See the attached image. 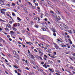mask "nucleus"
<instances>
[{
  "mask_svg": "<svg viewBox=\"0 0 75 75\" xmlns=\"http://www.w3.org/2000/svg\"><path fill=\"white\" fill-rule=\"evenodd\" d=\"M6 28H10V30H11V28H12L11 26V25L9 24H7V25L6 26Z\"/></svg>",
  "mask_w": 75,
  "mask_h": 75,
  "instance_id": "1",
  "label": "nucleus"
},
{
  "mask_svg": "<svg viewBox=\"0 0 75 75\" xmlns=\"http://www.w3.org/2000/svg\"><path fill=\"white\" fill-rule=\"evenodd\" d=\"M50 13H51V14H52V15L53 16V17L56 16V14L54 12V11H50Z\"/></svg>",
  "mask_w": 75,
  "mask_h": 75,
  "instance_id": "2",
  "label": "nucleus"
},
{
  "mask_svg": "<svg viewBox=\"0 0 75 75\" xmlns=\"http://www.w3.org/2000/svg\"><path fill=\"white\" fill-rule=\"evenodd\" d=\"M30 57H31V59H33V60H32V61L34 62V61H35V60H34V56H33V55L31 54L30 55Z\"/></svg>",
  "mask_w": 75,
  "mask_h": 75,
  "instance_id": "3",
  "label": "nucleus"
},
{
  "mask_svg": "<svg viewBox=\"0 0 75 75\" xmlns=\"http://www.w3.org/2000/svg\"><path fill=\"white\" fill-rule=\"evenodd\" d=\"M63 26L65 30L67 31V28H68V27H67V26L65 24H63Z\"/></svg>",
  "mask_w": 75,
  "mask_h": 75,
  "instance_id": "4",
  "label": "nucleus"
},
{
  "mask_svg": "<svg viewBox=\"0 0 75 75\" xmlns=\"http://www.w3.org/2000/svg\"><path fill=\"white\" fill-rule=\"evenodd\" d=\"M47 65V64L46 63H45L44 65H43V66L44 67H45V68H47V67L46 66V65Z\"/></svg>",
  "mask_w": 75,
  "mask_h": 75,
  "instance_id": "5",
  "label": "nucleus"
},
{
  "mask_svg": "<svg viewBox=\"0 0 75 75\" xmlns=\"http://www.w3.org/2000/svg\"><path fill=\"white\" fill-rule=\"evenodd\" d=\"M49 70V71H51L52 72H54V70L52 69H50V68H49L48 69Z\"/></svg>",
  "mask_w": 75,
  "mask_h": 75,
  "instance_id": "6",
  "label": "nucleus"
},
{
  "mask_svg": "<svg viewBox=\"0 0 75 75\" xmlns=\"http://www.w3.org/2000/svg\"><path fill=\"white\" fill-rule=\"evenodd\" d=\"M54 17L55 18H57V19H59H59H61V18H60V17L59 16H58L57 17V15L56 16H54Z\"/></svg>",
  "mask_w": 75,
  "mask_h": 75,
  "instance_id": "7",
  "label": "nucleus"
},
{
  "mask_svg": "<svg viewBox=\"0 0 75 75\" xmlns=\"http://www.w3.org/2000/svg\"><path fill=\"white\" fill-rule=\"evenodd\" d=\"M6 16L9 17L10 18H11V19H12V17H11V16H10V15H9L8 13H7L6 15Z\"/></svg>",
  "mask_w": 75,
  "mask_h": 75,
  "instance_id": "8",
  "label": "nucleus"
},
{
  "mask_svg": "<svg viewBox=\"0 0 75 75\" xmlns=\"http://www.w3.org/2000/svg\"><path fill=\"white\" fill-rule=\"evenodd\" d=\"M52 31L54 33H55V32H56V30H55V29H54V28L52 29Z\"/></svg>",
  "mask_w": 75,
  "mask_h": 75,
  "instance_id": "9",
  "label": "nucleus"
},
{
  "mask_svg": "<svg viewBox=\"0 0 75 75\" xmlns=\"http://www.w3.org/2000/svg\"><path fill=\"white\" fill-rule=\"evenodd\" d=\"M51 49H48L47 51V52H49V53H50V52H51Z\"/></svg>",
  "mask_w": 75,
  "mask_h": 75,
  "instance_id": "10",
  "label": "nucleus"
},
{
  "mask_svg": "<svg viewBox=\"0 0 75 75\" xmlns=\"http://www.w3.org/2000/svg\"><path fill=\"white\" fill-rule=\"evenodd\" d=\"M13 54H14L15 55H17V54H16V51H13Z\"/></svg>",
  "mask_w": 75,
  "mask_h": 75,
  "instance_id": "11",
  "label": "nucleus"
},
{
  "mask_svg": "<svg viewBox=\"0 0 75 75\" xmlns=\"http://www.w3.org/2000/svg\"><path fill=\"white\" fill-rule=\"evenodd\" d=\"M41 29L42 30H43L42 31H46V29H45V28H41Z\"/></svg>",
  "mask_w": 75,
  "mask_h": 75,
  "instance_id": "12",
  "label": "nucleus"
},
{
  "mask_svg": "<svg viewBox=\"0 0 75 75\" xmlns=\"http://www.w3.org/2000/svg\"><path fill=\"white\" fill-rule=\"evenodd\" d=\"M0 11H6V9H2L0 10Z\"/></svg>",
  "mask_w": 75,
  "mask_h": 75,
  "instance_id": "13",
  "label": "nucleus"
},
{
  "mask_svg": "<svg viewBox=\"0 0 75 75\" xmlns=\"http://www.w3.org/2000/svg\"><path fill=\"white\" fill-rule=\"evenodd\" d=\"M55 48L56 50H58L59 49V47L57 45L55 46Z\"/></svg>",
  "mask_w": 75,
  "mask_h": 75,
  "instance_id": "14",
  "label": "nucleus"
},
{
  "mask_svg": "<svg viewBox=\"0 0 75 75\" xmlns=\"http://www.w3.org/2000/svg\"><path fill=\"white\" fill-rule=\"evenodd\" d=\"M26 44H29V45H31V44H32V43L30 42H26Z\"/></svg>",
  "mask_w": 75,
  "mask_h": 75,
  "instance_id": "15",
  "label": "nucleus"
},
{
  "mask_svg": "<svg viewBox=\"0 0 75 75\" xmlns=\"http://www.w3.org/2000/svg\"><path fill=\"white\" fill-rule=\"evenodd\" d=\"M14 27H17V23H15L13 24Z\"/></svg>",
  "mask_w": 75,
  "mask_h": 75,
  "instance_id": "16",
  "label": "nucleus"
},
{
  "mask_svg": "<svg viewBox=\"0 0 75 75\" xmlns=\"http://www.w3.org/2000/svg\"><path fill=\"white\" fill-rule=\"evenodd\" d=\"M56 13L58 14H61L60 12H59L58 11H56Z\"/></svg>",
  "mask_w": 75,
  "mask_h": 75,
  "instance_id": "17",
  "label": "nucleus"
},
{
  "mask_svg": "<svg viewBox=\"0 0 75 75\" xmlns=\"http://www.w3.org/2000/svg\"><path fill=\"white\" fill-rule=\"evenodd\" d=\"M69 68H70V69H71V70H72V69H74V67L71 66H70V67Z\"/></svg>",
  "mask_w": 75,
  "mask_h": 75,
  "instance_id": "18",
  "label": "nucleus"
},
{
  "mask_svg": "<svg viewBox=\"0 0 75 75\" xmlns=\"http://www.w3.org/2000/svg\"><path fill=\"white\" fill-rule=\"evenodd\" d=\"M48 62H49L50 64H53V62L52 61H51L50 60L48 61Z\"/></svg>",
  "mask_w": 75,
  "mask_h": 75,
  "instance_id": "19",
  "label": "nucleus"
},
{
  "mask_svg": "<svg viewBox=\"0 0 75 75\" xmlns=\"http://www.w3.org/2000/svg\"><path fill=\"white\" fill-rule=\"evenodd\" d=\"M12 28L14 31H17V29H16V28L12 27Z\"/></svg>",
  "mask_w": 75,
  "mask_h": 75,
  "instance_id": "20",
  "label": "nucleus"
},
{
  "mask_svg": "<svg viewBox=\"0 0 75 75\" xmlns=\"http://www.w3.org/2000/svg\"><path fill=\"white\" fill-rule=\"evenodd\" d=\"M37 18L38 19H40V18H38V17H34V19H37Z\"/></svg>",
  "mask_w": 75,
  "mask_h": 75,
  "instance_id": "21",
  "label": "nucleus"
},
{
  "mask_svg": "<svg viewBox=\"0 0 75 75\" xmlns=\"http://www.w3.org/2000/svg\"><path fill=\"white\" fill-rule=\"evenodd\" d=\"M0 1H1V3H2V4H4V1H3V0H0Z\"/></svg>",
  "mask_w": 75,
  "mask_h": 75,
  "instance_id": "22",
  "label": "nucleus"
},
{
  "mask_svg": "<svg viewBox=\"0 0 75 75\" xmlns=\"http://www.w3.org/2000/svg\"><path fill=\"white\" fill-rule=\"evenodd\" d=\"M10 33H11V34H14V32L13 31H11Z\"/></svg>",
  "mask_w": 75,
  "mask_h": 75,
  "instance_id": "23",
  "label": "nucleus"
},
{
  "mask_svg": "<svg viewBox=\"0 0 75 75\" xmlns=\"http://www.w3.org/2000/svg\"><path fill=\"white\" fill-rule=\"evenodd\" d=\"M8 28H5V30L6 31H9V30Z\"/></svg>",
  "mask_w": 75,
  "mask_h": 75,
  "instance_id": "24",
  "label": "nucleus"
},
{
  "mask_svg": "<svg viewBox=\"0 0 75 75\" xmlns=\"http://www.w3.org/2000/svg\"><path fill=\"white\" fill-rule=\"evenodd\" d=\"M65 71H67V72H69V74H71V71H68L67 70H66Z\"/></svg>",
  "mask_w": 75,
  "mask_h": 75,
  "instance_id": "25",
  "label": "nucleus"
},
{
  "mask_svg": "<svg viewBox=\"0 0 75 75\" xmlns=\"http://www.w3.org/2000/svg\"><path fill=\"white\" fill-rule=\"evenodd\" d=\"M1 13H2V14H5V12L3 11H1Z\"/></svg>",
  "mask_w": 75,
  "mask_h": 75,
  "instance_id": "26",
  "label": "nucleus"
},
{
  "mask_svg": "<svg viewBox=\"0 0 75 75\" xmlns=\"http://www.w3.org/2000/svg\"><path fill=\"white\" fill-rule=\"evenodd\" d=\"M0 21H3V22H5V21L2 20L1 19H0Z\"/></svg>",
  "mask_w": 75,
  "mask_h": 75,
  "instance_id": "27",
  "label": "nucleus"
},
{
  "mask_svg": "<svg viewBox=\"0 0 75 75\" xmlns=\"http://www.w3.org/2000/svg\"><path fill=\"white\" fill-rule=\"evenodd\" d=\"M36 58H40V57L38 56H36Z\"/></svg>",
  "mask_w": 75,
  "mask_h": 75,
  "instance_id": "28",
  "label": "nucleus"
},
{
  "mask_svg": "<svg viewBox=\"0 0 75 75\" xmlns=\"http://www.w3.org/2000/svg\"><path fill=\"white\" fill-rule=\"evenodd\" d=\"M12 15L13 16H16V14L14 13L13 12L12 13Z\"/></svg>",
  "mask_w": 75,
  "mask_h": 75,
  "instance_id": "29",
  "label": "nucleus"
},
{
  "mask_svg": "<svg viewBox=\"0 0 75 75\" xmlns=\"http://www.w3.org/2000/svg\"><path fill=\"white\" fill-rule=\"evenodd\" d=\"M69 33L71 34L72 33V31L71 30H69L68 31Z\"/></svg>",
  "mask_w": 75,
  "mask_h": 75,
  "instance_id": "30",
  "label": "nucleus"
},
{
  "mask_svg": "<svg viewBox=\"0 0 75 75\" xmlns=\"http://www.w3.org/2000/svg\"><path fill=\"white\" fill-rule=\"evenodd\" d=\"M53 35L54 37H56V33H54L53 34Z\"/></svg>",
  "mask_w": 75,
  "mask_h": 75,
  "instance_id": "31",
  "label": "nucleus"
},
{
  "mask_svg": "<svg viewBox=\"0 0 75 75\" xmlns=\"http://www.w3.org/2000/svg\"><path fill=\"white\" fill-rule=\"evenodd\" d=\"M53 54H54V56L56 55V54H57V53H56V52H54V53H53Z\"/></svg>",
  "mask_w": 75,
  "mask_h": 75,
  "instance_id": "32",
  "label": "nucleus"
},
{
  "mask_svg": "<svg viewBox=\"0 0 75 75\" xmlns=\"http://www.w3.org/2000/svg\"><path fill=\"white\" fill-rule=\"evenodd\" d=\"M28 3V4H31L32 5V4H31V3L30 2H29L28 1L27 2Z\"/></svg>",
  "mask_w": 75,
  "mask_h": 75,
  "instance_id": "33",
  "label": "nucleus"
},
{
  "mask_svg": "<svg viewBox=\"0 0 75 75\" xmlns=\"http://www.w3.org/2000/svg\"><path fill=\"white\" fill-rule=\"evenodd\" d=\"M50 14H48L47 15H46V16L47 17H50Z\"/></svg>",
  "mask_w": 75,
  "mask_h": 75,
  "instance_id": "34",
  "label": "nucleus"
},
{
  "mask_svg": "<svg viewBox=\"0 0 75 75\" xmlns=\"http://www.w3.org/2000/svg\"><path fill=\"white\" fill-rule=\"evenodd\" d=\"M15 73H16V74H18V72H17V70H16L15 71Z\"/></svg>",
  "mask_w": 75,
  "mask_h": 75,
  "instance_id": "35",
  "label": "nucleus"
},
{
  "mask_svg": "<svg viewBox=\"0 0 75 75\" xmlns=\"http://www.w3.org/2000/svg\"><path fill=\"white\" fill-rule=\"evenodd\" d=\"M48 4H50V1H47Z\"/></svg>",
  "mask_w": 75,
  "mask_h": 75,
  "instance_id": "36",
  "label": "nucleus"
},
{
  "mask_svg": "<svg viewBox=\"0 0 75 75\" xmlns=\"http://www.w3.org/2000/svg\"><path fill=\"white\" fill-rule=\"evenodd\" d=\"M41 63L42 65H43V64H44V62H41Z\"/></svg>",
  "mask_w": 75,
  "mask_h": 75,
  "instance_id": "37",
  "label": "nucleus"
},
{
  "mask_svg": "<svg viewBox=\"0 0 75 75\" xmlns=\"http://www.w3.org/2000/svg\"><path fill=\"white\" fill-rule=\"evenodd\" d=\"M12 6H15L16 5V4H15L14 3H12Z\"/></svg>",
  "mask_w": 75,
  "mask_h": 75,
  "instance_id": "38",
  "label": "nucleus"
},
{
  "mask_svg": "<svg viewBox=\"0 0 75 75\" xmlns=\"http://www.w3.org/2000/svg\"><path fill=\"white\" fill-rule=\"evenodd\" d=\"M40 71H41V72H43V70H42L41 69L40 70Z\"/></svg>",
  "mask_w": 75,
  "mask_h": 75,
  "instance_id": "39",
  "label": "nucleus"
},
{
  "mask_svg": "<svg viewBox=\"0 0 75 75\" xmlns=\"http://www.w3.org/2000/svg\"><path fill=\"white\" fill-rule=\"evenodd\" d=\"M55 21H56V22H57L58 21V20H59V19H55Z\"/></svg>",
  "mask_w": 75,
  "mask_h": 75,
  "instance_id": "40",
  "label": "nucleus"
},
{
  "mask_svg": "<svg viewBox=\"0 0 75 75\" xmlns=\"http://www.w3.org/2000/svg\"><path fill=\"white\" fill-rule=\"evenodd\" d=\"M18 71L19 72H21V70H20V69H18Z\"/></svg>",
  "mask_w": 75,
  "mask_h": 75,
  "instance_id": "41",
  "label": "nucleus"
},
{
  "mask_svg": "<svg viewBox=\"0 0 75 75\" xmlns=\"http://www.w3.org/2000/svg\"><path fill=\"white\" fill-rule=\"evenodd\" d=\"M57 62H59V63H60V62H61V61L59 60H57Z\"/></svg>",
  "mask_w": 75,
  "mask_h": 75,
  "instance_id": "42",
  "label": "nucleus"
},
{
  "mask_svg": "<svg viewBox=\"0 0 75 75\" xmlns=\"http://www.w3.org/2000/svg\"><path fill=\"white\" fill-rule=\"evenodd\" d=\"M13 11L15 12H17V10H16V9H14Z\"/></svg>",
  "mask_w": 75,
  "mask_h": 75,
  "instance_id": "43",
  "label": "nucleus"
},
{
  "mask_svg": "<svg viewBox=\"0 0 75 75\" xmlns=\"http://www.w3.org/2000/svg\"><path fill=\"white\" fill-rule=\"evenodd\" d=\"M25 69H27V70H29V69L28 68L26 67L25 68Z\"/></svg>",
  "mask_w": 75,
  "mask_h": 75,
  "instance_id": "44",
  "label": "nucleus"
},
{
  "mask_svg": "<svg viewBox=\"0 0 75 75\" xmlns=\"http://www.w3.org/2000/svg\"><path fill=\"white\" fill-rule=\"evenodd\" d=\"M35 27H36V28H38V26L37 25H36L35 26Z\"/></svg>",
  "mask_w": 75,
  "mask_h": 75,
  "instance_id": "45",
  "label": "nucleus"
},
{
  "mask_svg": "<svg viewBox=\"0 0 75 75\" xmlns=\"http://www.w3.org/2000/svg\"><path fill=\"white\" fill-rule=\"evenodd\" d=\"M55 74L57 75H60V74L59 73H56Z\"/></svg>",
  "mask_w": 75,
  "mask_h": 75,
  "instance_id": "46",
  "label": "nucleus"
},
{
  "mask_svg": "<svg viewBox=\"0 0 75 75\" xmlns=\"http://www.w3.org/2000/svg\"><path fill=\"white\" fill-rule=\"evenodd\" d=\"M2 41H3L4 42H5V41L4 40H3V39L2 40Z\"/></svg>",
  "mask_w": 75,
  "mask_h": 75,
  "instance_id": "47",
  "label": "nucleus"
},
{
  "mask_svg": "<svg viewBox=\"0 0 75 75\" xmlns=\"http://www.w3.org/2000/svg\"><path fill=\"white\" fill-rule=\"evenodd\" d=\"M70 43L71 44H72V41H70Z\"/></svg>",
  "mask_w": 75,
  "mask_h": 75,
  "instance_id": "48",
  "label": "nucleus"
},
{
  "mask_svg": "<svg viewBox=\"0 0 75 75\" xmlns=\"http://www.w3.org/2000/svg\"><path fill=\"white\" fill-rule=\"evenodd\" d=\"M35 5L37 6H38V3H35Z\"/></svg>",
  "mask_w": 75,
  "mask_h": 75,
  "instance_id": "49",
  "label": "nucleus"
},
{
  "mask_svg": "<svg viewBox=\"0 0 75 75\" xmlns=\"http://www.w3.org/2000/svg\"><path fill=\"white\" fill-rule=\"evenodd\" d=\"M44 57H46V58H48V57H47V56L46 55H44Z\"/></svg>",
  "mask_w": 75,
  "mask_h": 75,
  "instance_id": "50",
  "label": "nucleus"
},
{
  "mask_svg": "<svg viewBox=\"0 0 75 75\" xmlns=\"http://www.w3.org/2000/svg\"><path fill=\"white\" fill-rule=\"evenodd\" d=\"M72 72L73 74H75V72L74 71H72Z\"/></svg>",
  "mask_w": 75,
  "mask_h": 75,
  "instance_id": "51",
  "label": "nucleus"
},
{
  "mask_svg": "<svg viewBox=\"0 0 75 75\" xmlns=\"http://www.w3.org/2000/svg\"><path fill=\"white\" fill-rule=\"evenodd\" d=\"M5 62H8V61H7V59H5Z\"/></svg>",
  "mask_w": 75,
  "mask_h": 75,
  "instance_id": "52",
  "label": "nucleus"
},
{
  "mask_svg": "<svg viewBox=\"0 0 75 75\" xmlns=\"http://www.w3.org/2000/svg\"><path fill=\"white\" fill-rule=\"evenodd\" d=\"M20 23H18V27H20Z\"/></svg>",
  "mask_w": 75,
  "mask_h": 75,
  "instance_id": "53",
  "label": "nucleus"
},
{
  "mask_svg": "<svg viewBox=\"0 0 75 75\" xmlns=\"http://www.w3.org/2000/svg\"><path fill=\"white\" fill-rule=\"evenodd\" d=\"M16 33H17L18 34H20V32H18L17 31Z\"/></svg>",
  "mask_w": 75,
  "mask_h": 75,
  "instance_id": "54",
  "label": "nucleus"
},
{
  "mask_svg": "<svg viewBox=\"0 0 75 75\" xmlns=\"http://www.w3.org/2000/svg\"><path fill=\"white\" fill-rule=\"evenodd\" d=\"M9 23H10V24H11L12 23V22H11V21H9Z\"/></svg>",
  "mask_w": 75,
  "mask_h": 75,
  "instance_id": "55",
  "label": "nucleus"
},
{
  "mask_svg": "<svg viewBox=\"0 0 75 75\" xmlns=\"http://www.w3.org/2000/svg\"><path fill=\"white\" fill-rule=\"evenodd\" d=\"M47 67H50V65L48 64L47 65Z\"/></svg>",
  "mask_w": 75,
  "mask_h": 75,
  "instance_id": "56",
  "label": "nucleus"
},
{
  "mask_svg": "<svg viewBox=\"0 0 75 75\" xmlns=\"http://www.w3.org/2000/svg\"><path fill=\"white\" fill-rule=\"evenodd\" d=\"M25 12L26 13H28V12L27 11H25Z\"/></svg>",
  "mask_w": 75,
  "mask_h": 75,
  "instance_id": "57",
  "label": "nucleus"
},
{
  "mask_svg": "<svg viewBox=\"0 0 75 75\" xmlns=\"http://www.w3.org/2000/svg\"><path fill=\"white\" fill-rule=\"evenodd\" d=\"M3 30V29H1V28H0V31H2Z\"/></svg>",
  "mask_w": 75,
  "mask_h": 75,
  "instance_id": "58",
  "label": "nucleus"
},
{
  "mask_svg": "<svg viewBox=\"0 0 75 75\" xmlns=\"http://www.w3.org/2000/svg\"><path fill=\"white\" fill-rule=\"evenodd\" d=\"M37 8L38 10H40V7H37Z\"/></svg>",
  "mask_w": 75,
  "mask_h": 75,
  "instance_id": "59",
  "label": "nucleus"
},
{
  "mask_svg": "<svg viewBox=\"0 0 75 75\" xmlns=\"http://www.w3.org/2000/svg\"><path fill=\"white\" fill-rule=\"evenodd\" d=\"M2 65L3 66V67H4V68H5V66H4V64H2Z\"/></svg>",
  "mask_w": 75,
  "mask_h": 75,
  "instance_id": "60",
  "label": "nucleus"
},
{
  "mask_svg": "<svg viewBox=\"0 0 75 75\" xmlns=\"http://www.w3.org/2000/svg\"><path fill=\"white\" fill-rule=\"evenodd\" d=\"M72 46L73 47H74V48H75V46L74 45H73Z\"/></svg>",
  "mask_w": 75,
  "mask_h": 75,
  "instance_id": "61",
  "label": "nucleus"
},
{
  "mask_svg": "<svg viewBox=\"0 0 75 75\" xmlns=\"http://www.w3.org/2000/svg\"><path fill=\"white\" fill-rule=\"evenodd\" d=\"M7 37L8 38H9V37H10V35H8L7 36Z\"/></svg>",
  "mask_w": 75,
  "mask_h": 75,
  "instance_id": "62",
  "label": "nucleus"
},
{
  "mask_svg": "<svg viewBox=\"0 0 75 75\" xmlns=\"http://www.w3.org/2000/svg\"><path fill=\"white\" fill-rule=\"evenodd\" d=\"M57 72H58V73H60V72H59V70H57Z\"/></svg>",
  "mask_w": 75,
  "mask_h": 75,
  "instance_id": "63",
  "label": "nucleus"
},
{
  "mask_svg": "<svg viewBox=\"0 0 75 75\" xmlns=\"http://www.w3.org/2000/svg\"><path fill=\"white\" fill-rule=\"evenodd\" d=\"M18 75H21V74H20V73H18Z\"/></svg>",
  "mask_w": 75,
  "mask_h": 75,
  "instance_id": "64",
  "label": "nucleus"
}]
</instances>
